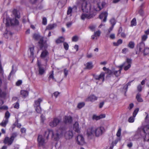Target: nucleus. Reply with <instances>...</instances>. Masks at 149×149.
Masks as SVG:
<instances>
[{"instance_id": "nucleus-14", "label": "nucleus", "mask_w": 149, "mask_h": 149, "mask_svg": "<svg viewBox=\"0 0 149 149\" xmlns=\"http://www.w3.org/2000/svg\"><path fill=\"white\" fill-rule=\"evenodd\" d=\"M108 16V13L106 12L102 13L99 15V17L100 19H103V21L104 22H106Z\"/></svg>"}, {"instance_id": "nucleus-52", "label": "nucleus", "mask_w": 149, "mask_h": 149, "mask_svg": "<svg viewBox=\"0 0 149 149\" xmlns=\"http://www.w3.org/2000/svg\"><path fill=\"white\" fill-rule=\"evenodd\" d=\"M64 47L66 50H68V49L69 45L66 42L63 43Z\"/></svg>"}, {"instance_id": "nucleus-18", "label": "nucleus", "mask_w": 149, "mask_h": 149, "mask_svg": "<svg viewBox=\"0 0 149 149\" xmlns=\"http://www.w3.org/2000/svg\"><path fill=\"white\" fill-rule=\"evenodd\" d=\"M46 41L44 40V38L42 37L40 38V40L38 42V43L40 45V47L41 49L43 47L44 45L46 43Z\"/></svg>"}, {"instance_id": "nucleus-29", "label": "nucleus", "mask_w": 149, "mask_h": 149, "mask_svg": "<svg viewBox=\"0 0 149 149\" xmlns=\"http://www.w3.org/2000/svg\"><path fill=\"white\" fill-rule=\"evenodd\" d=\"M105 5V3L104 2H102V3L99 4H97V5L98 7V8H99L98 11L102 9L104 7Z\"/></svg>"}, {"instance_id": "nucleus-33", "label": "nucleus", "mask_w": 149, "mask_h": 149, "mask_svg": "<svg viewBox=\"0 0 149 149\" xmlns=\"http://www.w3.org/2000/svg\"><path fill=\"white\" fill-rule=\"evenodd\" d=\"M144 55H147L149 53V48H146L142 52Z\"/></svg>"}, {"instance_id": "nucleus-36", "label": "nucleus", "mask_w": 149, "mask_h": 149, "mask_svg": "<svg viewBox=\"0 0 149 149\" xmlns=\"http://www.w3.org/2000/svg\"><path fill=\"white\" fill-rule=\"evenodd\" d=\"M16 121L15 123V125L17 127L20 128L21 126V125L20 123H18V119L16 117Z\"/></svg>"}, {"instance_id": "nucleus-55", "label": "nucleus", "mask_w": 149, "mask_h": 149, "mask_svg": "<svg viewBox=\"0 0 149 149\" xmlns=\"http://www.w3.org/2000/svg\"><path fill=\"white\" fill-rule=\"evenodd\" d=\"M78 37L77 36H73L72 38V40L74 42H77L78 40Z\"/></svg>"}, {"instance_id": "nucleus-17", "label": "nucleus", "mask_w": 149, "mask_h": 149, "mask_svg": "<svg viewBox=\"0 0 149 149\" xmlns=\"http://www.w3.org/2000/svg\"><path fill=\"white\" fill-rule=\"evenodd\" d=\"M12 33L10 31L7 30L6 29L5 33L3 34L4 36L6 39L10 38L13 35Z\"/></svg>"}, {"instance_id": "nucleus-42", "label": "nucleus", "mask_w": 149, "mask_h": 149, "mask_svg": "<svg viewBox=\"0 0 149 149\" xmlns=\"http://www.w3.org/2000/svg\"><path fill=\"white\" fill-rule=\"evenodd\" d=\"M136 25V19L135 18H134L131 21V25L132 26Z\"/></svg>"}, {"instance_id": "nucleus-56", "label": "nucleus", "mask_w": 149, "mask_h": 149, "mask_svg": "<svg viewBox=\"0 0 149 149\" xmlns=\"http://www.w3.org/2000/svg\"><path fill=\"white\" fill-rule=\"evenodd\" d=\"M121 129L120 128H119L118 130V131L116 134V135L118 137H120L121 135Z\"/></svg>"}, {"instance_id": "nucleus-4", "label": "nucleus", "mask_w": 149, "mask_h": 149, "mask_svg": "<svg viewBox=\"0 0 149 149\" xmlns=\"http://www.w3.org/2000/svg\"><path fill=\"white\" fill-rule=\"evenodd\" d=\"M104 128L100 127L96 128L91 127L88 128L87 131V134L88 136L95 135L96 136H99L102 135L103 132Z\"/></svg>"}, {"instance_id": "nucleus-8", "label": "nucleus", "mask_w": 149, "mask_h": 149, "mask_svg": "<svg viewBox=\"0 0 149 149\" xmlns=\"http://www.w3.org/2000/svg\"><path fill=\"white\" fill-rule=\"evenodd\" d=\"M37 141L39 146H44L46 143L45 139L42 135H38Z\"/></svg>"}, {"instance_id": "nucleus-58", "label": "nucleus", "mask_w": 149, "mask_h": 149, "mask_svg": "<svg viewBox=\"0 0 149 149\" xmlns=\"http://www.w3.org/2000/svg\"><path fill=\"white\" fill-rule=\"evenodd\" d=\"M148 38L147 36V35H144L142 36V40L143 41H145Z\"/></svg>"}, {"instance_id": "nucleus-54", "label": "nucleus", "mask_w": 149, "mask_h": 149, "mask_svg": "<svg viewBox=\"0 0 149 149\" xmlns=\"http://www.w3.org/2000/svg\"><path fill=\"white\" fill-rule=\"evenodd\" d=\"M6 95L5 93L4 92H2L1 91V90L0 89V97H3Z\"/></svg>"}, {"instance_id": "nucleus-13", "label": "nucleus", "mask_w": 149, "mask_h": 149, "mask_svg": "<svg viewBox=\"0 0 149 149\" xmlns=\"http://www.w3.org/2000/svg\"><path fill=\"white\" fill-rule=\"evenodd\" d=\"M64 134L65 137L67 139H71L73 135V132L72 130H69L67 131H66Z\"/></svg>"}, {"instance_id": "nucleus-61", "label": "nucleus", "mask_w": 149, "mask_h": 149, "mask_svg": "<svg viewBox=\"0 0 149 149\" xmlns=\"http://www.w3.org/2000/svg\"><path fill=\"white\" fill-rule=\"evenodd\" d=\"M68 70H67L65 68L64 70V73L65 76L66 77L68 74Z\"/></svg>"}, {"instance_id": "nucleus-12", "label": "nucleus", "mask_w": 149, "mask_h": 149, "mask_svg": "<svg viewBox=\"0 0 149 149\" xmlns=\"http://www.w3.org/2000/svg\"><path fill=\"white\" fill-rule=\"evenodd\" d=\"M77 140L78 144L82 145L84 143V139L83 136L81 135H79L77 136Z\"/></svg>"}, {"instance_id": "nucleus-10", "label": "nucleus", "mask_w": 149, "mask_h": 149, "mask_svg": "<svg viewBox=\"0 0 149 149\" xmlns=\"http://www.w3.org/2000/svg\"><path fill=\"white\" fill-rule=\"evenodd\" d=\"M64 123L66 124H69L71 123L72 121V117L70 116H65L63 118Z\"/></svg>"}, {"instance_id": "nucleus-23", "label": "nucleus", "mask_w": 149, "mask_h": 149, "mask_svg": "<svg viewBox=\"0 0 149 149\" xmlns=\"http://www.w3.org/2000/svg\"><path fill=\"white\" fill-rule=\"evenodd\" d=\"M13 14L14 15L15 18H20V16L18 13V12L17 10L14 9L13 11Z\"/></svg>"}, {"instance_id": "nucleus-62", "label": "nucleus", "mask_w": 149, "mask_h": 149, "mask_svg": "<svg viewBox=\"0 0 149 149\" xmlns=\"http://www.w3.org/2000/svg\"><path fill=\"white\" fill-rule=\"evenodd\" d=\"M113 70L112 71L111 70L108 69V70H107V72L109 74L111 75L113 74Z\"/></svg>"}, {"instance_id": "nucleus-57", "label": "nucleus", "mask_w": 149, "mask_h": 149, "mask_svg": "<svg viewBox=\"0 0 149 149\" xmlns=\"http://www.w3.org/2000/svg\"><path fill=\"white\" fill-rule=\"evenodd\" d=\"M47 23V20L46 17H43L42 19V24L46 25Z\"/></svg>"}, {"instance_id": "nucleus-35", "label": "nucleus", "mask_w": 149, "mask_h": 149, "mask_svg": "<svg viewBox=\"0 0 149 149\" xmlns=\"http://www.w3.org/2000/svg\"><path fill=\"white\" fill-rule=\"evenodd\" d=\"M39 74L40 75L42 74L45 72L44 69L41 67H39Z\"/></svg>"}, {"instance_id": "nucleus-47", "label": "nucleus", "mask_w": 149, "mask_h": 149, "mask_svg": "<svg viewBox=\"0 0 149 149\" xmlns=\"http://www.w3.org/2000/svg\"><path fill=\"white\" fill-rule=\"evenodd\" d=\"M72 11V9L71 7H69L67 12V14L69 15L70 14V16L71 15V13Z\"/></svg>"}, {"instance_id": "nucleus-49", "label": "nucleus", "mask_w": 149, "mask_h": 149, "mask_svg": "<svg viewBox=\"0 0 149 149\" xmlns=\"http://www.w3.org/2000/svg\"><path fill=\"white\" fill-rule=\"evenodd\" d=\"M17 134L16 133H14L11 136V139L14 141V139L17 136Z\"/></svg>"}, {"instance_id": "nucleus-32", "label": "nucleus", "mask_w": 149, "mask_h": 149, "mask_svg": "<svg viewBox=\"0 0 149 149\" xmlns=\"http://www.w3.org/2000/svg\"><path fill=\"white\" fill-rule=\"evenodd\" d=\"M133 81V80H132V81H131L129 82L126 85H125L124 86L123 88L126 91H125V92H126L127 91L128 86H130L131 83Z\"/></svg>"}, {"instance_id": "nucleus-41", "label": "nucleus", "mask_w": 149, "mask_h": 149, "mask_svg": "<svg viewBox=\"0 0 149 149\" xmlns=\"http://www.w3.org/2000/svg\"><path fill=\"white\" fill-rule=\"evenodd\" d=\"M135 117H134L133 116L130 117L128 120L129 122L131 123L133 122L134 121Z\"/></svg>"}, {"instance_id": "nucleus-39", "label": "nucleus", "mask_w": 149, "mask_h": 149, "mask_svg": "<svg viewBox=\"0 0 149 149\" xmlns=\"http://www.w3.org/2000/svg\"><path fill=\"white\" fill-rule=\"evenodd\" d=\"M33 38L36 40H38L40 38V36L37 34H34L33 36Z\"/></svg>"}, {"instance_id": "nucleus-26", "label": "nucleus", "mask_w": 149, "mask_h": 149, "mask_svg": "<svg viewBox=\"0 0 149 149\" xmlns=\"http://www.w3.org/2000/svg\"><path fill=\"white\" fill-rule=\"evenodd\" d=\"M64 40V39L62 37H61L56 41V42L57 44L63 42Z\"/></svg>"}, {"instance_id": "nucleus-1", "label": "nucleus", "mask_w": 149, "mask_h": 149, "mask_svg": "<svg viewBox=\"0 0 149 149\" xmlns=\"http://www.w3.org/2000/svg\"><path fill=\"white\" fill-rule=\"evenodd\" d=\"M66 130L67 127L65 125H61L57 130L54 132L52 130L45 132L44 136L48 139L49 135L51 134L54 140L57 141L64 134Z\"/></svg>"}, {"instance_id": "nucleus-7", "label": "nucleus", "mask_w": 149, "mask_h": 149, "mask_svg": "<svg viewBox=\"0 0 149 149\" xmlns=\"http://www.w3.org/2000/svg\"><path fill=\"white\" fill-rule=\"evenodd\" d=\"M61 120L57 118H54L53 120L50 122L49 126L52 127H56L61 122Z\"/></svg>"}, {"instance_id": "nucleus-44", "label": "nucleus", "mask_w": 149, "mask_h": 149, "mask_svg": "<svg viewBox=\"0 0 149 149\" xmlns=\"http://www.w3.org/2000/svg\"><path fill=\"white\" fill-rule=\"evenodd\" d=\"M10 116V113L8 111H7L5 114V117L6 118L5 120H8V119L9 118V117Z\"/></svg>"}, {"instance_id": "nucleus-38", "label": "nucleus", "mask_w": 149, "mask_h": 149, "mask_svg": "<svg viewBox=\"0 0 149 149\" xmlns=\"http://www.w3.org/2000/svg\"><path fill=\"white\" fill-rule=\"evenodd\" d=\"M13 68H14V66H13V65L12 66V70L11 71V72H10V74H9L8 77V79L9 80H10V79L11 75L12 74H14V73H15V71H14Z\"/></svg>"}, {"instance_id": "nucleus-64", "label": "nucleus", "mask_w": 149, "mask_h": 149, "mask_svg": "<svg viewBox=\"0 0 149 149\" xmlns=\"http://www.w3.org/2000/svg\"><path fill=\"white\" fill-rule=\"evenodd\" d=\"M137 90L139 92H141L142 91V86L140 84L137 87Z\"/></svg>"}, {"instance_id": "nucleus-6", "label": "nucleus", "mask_w": 149, "mask_h": 149, "mask_svg": "<svg viewBox=\"0 0 149 149\" xmlns=\"http://www.w3.org/2000/svg\"><path fill=\"white\" fill-rule=\"evenodd\" d=\"M42 99L41 98H38V100H35L34 106L35 108L36 111L38 113H40L41 111V109L40 106V103L42 101Z\"/></svg>"}, {"instance_id": "nucleus-24", "label": "nucleus", "mask_w": 149, "mask_h": 149, "mask_svg": "<svg viewBox=\"0 0 149 149\" xmlns=\"http://www.w3.org/2000/svg\"><path fill=\"white\" fill-rule=\"evenodd\" d=\"M136 99L138 102H142L143 101V99L141 97V95L139 93L137 94L136 96Z\"/></svg>"}, {"instance_id": "nucleus-20", "label": "nucleus", "mask_w": 149, "mask_h": 149, "mask_svg": "<svg viewBox=\"0 0 149 149\" xmlns=\"http://www.w3.org/2000/svg\"><path fill=\"white\" fill-rule=\"evenodd\" d=\"M67 0H61L58 3V5L61 8L63 7L66 3Z\"/></svg>"}, {"instance_id": "nucleus-27", "label": "nucleus", "mask_w": 149, "mask_h": 149, "mask_svg": "<svg viewBox=\"0 0 149 149\" xmlns=\"http://www.w3.org/2000/svg\"><path fill=\"white\" fill-rule=\"evenodd\" d=\"M21 94L24 97H27L28 95V92L27 91H21L20 92Z\"/></svg>"}, {"instance_id": "nucleus-63", "label": "nucleus", "mask_w": 149, "mask_h": 149, "mask_svg": "<svg viewBox=\"0 0 149 149\" xmlns=\"http://www.w3.org/2000/svg\"><path fill=\"white\" fill-rule=\"evenodd\" d=\"M22 83L21 80H19L16 82V84L17 86H19L22 84Z\"/></svg>"}, {"instance_id": "nucleus-45", "label": "nucleus", "mask_w": 149, "mask_h": 149, "mask_svg": "<svg viewBox=\"0 0 149 149\" xmlns=\"http://www.w3.org/2000/svg\"><path fill=\"white\" fill-rule=\"evenodd\" d=\"M132 60L128 58H127L126 61L124 63H125V65L128 64H130L131 65V63Z\"/></svg>"}, {"instance_id": "nucleus-22", "label": "nucleus", "mask_w": 149, "mask_h": 149, "mask_svg": "<svg viewBox=\"0 0 149 149\" xmlns=\"http://www.w3.org/2000/svg\"><path fill=\"white\" fill-rule=\"evenodd\" d=\"M97 97L94 95H90L88 98V101H90L91 102H93L95 100H97Z\"/></svg>"}, {"instance_id": "nucleus-28", "label": "nucleus", "mask_w": 149, "mask_h": 149, "mask_svg": "<svg viewBox=\"0 0 149 149\" xmlns=\"http://www.w3.org/2000/svg\"><path fill=\"white\" fill-rule=\"evenodd\" d=\"M86 68L87 69H90L93 67L92 63L91 62L87 63L86 64Z\"/></svg>"}, {"instance_id": "nucleus-40", "label": "nucleus", "mask_w": 149, "mask_h": 149, "mask_svg": "<svg viewBox=\"0 0 149 149\" xmlns=\"http://www.w3.org/2000/svg\"><path fill=\"white\" fill-rule=\"evenodd\" d=\"M121 72H120L118 70H113V74L115 75L117 77L119 75L120 73Z\"/></svg>"}, {"instance_id": "nucleus-9", "label": "nucleus", "mask_w": 149, "mask_h": 149, "mask_svg": "<svg viewBox=\"0 0 149 149\" xmlns=\"http://www.w3.org/2000/svg\"><path fill=\"white\" fill-rule=\"evenodd\" d=\"M145 48V43L143 41H141L137 45V49L139 50L140 52H142Z\"/></svg>"}, {"instance_id": "nucleus-16", "label": "nucleus", "mask_w": 149, "mask_h": 149, "mask_svg": "<svg viewBox=\"0 0 149 149\" xmlns=\"http://www.w3.org/2000/svg\"><path fill=\"white\" fill-rule=\"evenodd\" d=\"M13 141L11 139V138H9L8 137H5L3 142L5 144H8V146L11 145L13 142Z\"/></svg>"}, {"instance_id": "nucleus-50", "label": "nucleus", "mask_w": 149, "mask_h": 149, "mask_svg": "<svg viewBox=\"0 0 149 149\" xmlns=\"http://www.w3.org/2000/svg\"><path fill=\"white\" fill-rule=\"evenodd\" d=\"M125 66L124 68V69L126 71L131 66V65L130 64H128L125 65Z\"/></svg>"}, {"instance_id": "nucleus-59", "label": "nucleus", "mask_w": 149, "mask_h": 149, "mask_svg": "<svg viewBox=\"0 0 149 149\" xmlns=\"http://www.w3.org/2000/svg\"><path fill=\"white\" fill-rule=\"evenodd\" d=\"M134 106V104L132 103H131L129 104L128 108L129 110H130Z\"/></svg>"}, {"instance_id": "nucleus-11", "label": "nucleus", "mask_w": 149, "mask_h": 149, "mask_svg": "<svg viewBox=\"0 0 149 149\" xmlns=\"http://www.w3.org/2000/svg\"><path fill=\"white\" fill-rule=\"evenodd\" d=\"M49 53L45 49L42 50L41 54L40 57L41 58L45 59L46 61H47V59L46 58L48 56Z\"/></svg>"}, {"instance_id": "nucleus-53", "label": "nucleus", "mask_w": 149, "mask_h": 149, "mask_svg": "<svg viewBox=\"0 0 149 149\" xmlns=\"http://www.w3.org/2000/svg\"><path fill=\"white\" fill-rule=\"evenodd\" d=\"M101 34V32L100 31H98L94 33V36L95 37L99 36Z\"/></svg>"}, {"instance_id": "nucleus-60", "label": "nucleus", "mask_w": 149, "mask_h": 149, "mask_svg": "<svg viewBox=\"0 0 149 149\" xmlns=\"http://www.w3.org/2000/svg\"><path fill=\"white\" fill-rule=\"evenodd\" d=\"M139 13L140 15L142 16L143 15V11L142 8H140L139 11Z\"/></svg>"}, {"instance_id": "nucleus-51", "label": "nucleus", "mask_w": 149, "mask_h": 149, "mask_svg": "<svg viewBox=\"0 0 149 149\" xmlns=\"http://www.w3.org/2000/svg\"><path fill=\"white\" fill-rule=\"evenodd\" d=\"M85 105L84 103V102H82L79 103L77 107L78 108L80 109L82 107H83Z\"/></svg>"}, {"instance_id": "nucleus-5", "label": "nucleus", "mask_w": 149, "mask_h": 149, "mask_svg": "<svg viewBox=\"0 0 149 149\" xmlns=\"http://www.w3.org/2000/svg\"><path fill=\"white\" fill-rule=\"evenodd\" d=\"M5 22H6L5 24L6 26H9L10 24L13 26L17 25L19 24V21L15 18L12 19L9 18H7L6 19H3V22L4 23Z\"/></svg>"}, {"instance_id": "nucleus-2", "label": "nucleus", "mask_w": 149, "mask_h": 149, "mask_svg": "<svg viewBox=\"0 0 149 149\" xmlns=\"http://www.w3.org/2000/svg\"><path fill=\"white\" fill-rule=\"evenodd\" d=\"M142 137L144 141L149 142V125H146L143 128L138 129L134 136V139Z\"/></svg>"}, {"instance_id": "nucleus-19", "label": "nucleus", "mask_w": 149, "mask_h": 149, "mask_svg": "<svg viewBox=\"0 0 149 149\" xmlns=\"http://www.w3.org/2000/svg\"><path fill=\"white\" fill-rule=\"evenodd\" d=\"M73 129L75 132L78 133L79 132V125L78 122H75L74 124L73 125Z\"/></svg>"}, {"instance_id": "nucleus-25", "label": "nucleus", "mask_w": 149, "mask_h": 149, "mask_svg": "<svg viewBox=\"0 0 149 149\" xmlns=\"http://www.w3.org/2000/svg\"><path fill=\"white\" fill-rule=\"evenodd\" d=\"M50 74L48 78V79L49 80L51 79H52L55 81H56V79L54 78V71L52 70L50 73Z\"/></svg>"}, {"instance_id": "nucleus-3", "label": "nucleus", "mask_w": 149, "mask_h": 149, "mask_svg": "<svg viewBox=\"0 0 149 149\" xmlns=\"http://www.w3.org/2000/svg\"><path fill=\"white\" fill-rule=\"evenodd\" d=\"M81 8L83 12L86 13L82 14L81 15V18L82 19L84 20L85 19H90L94 16L95 15L91 12V6L90 3H87L84 1L82 3Z\"/></svg>"}, {"instance_id": "nucleus-37", "label": "nucleus", "mask_w": 149, "mask_h": 149, "mask_svg": "<svg viewBox=\"0 0 149 149\" xmlns=\"http://www.w3.org/2000/svg\"><path fill=\"white\" fill-rule=\"evenodd\" d=\"M30 49V54L31 55H30V57H33V56H34V53H33V51L34 50V47H30L29 48Z\"/></svg>"}, {"instance_id": "nucleus-31", "label": "nucleus", "mask_w": 149, "mask_h": 149, "mask_svg": "<svg viewBox=\"0 0 149 149\" xmlns=\"http://www.w3.org/2000/svg\"><path fill=\"white\" fill-rule=\"evenodd\" d=\"M135 46V44L134 42L130 41L129 42L128 46L131 49H133Z\"/></svg>"}, {"instance_id": "nucleus-15", "label": "nucleus", "mask_w": 149, "mask_h": 149, "mask_svg": "<svg viewBox=\"0 0 149 149\" xmlns=\"http://www.w3.org/2000/svg\"><path fill=\"white\" fill-rule=\"evenodd\" d=\"M105 73L104 72H102L99 75H94V77L95 79L100 80L102 79V81H104V77Z\"/></svg>"}, {"instance_id": "nucleus-30", "label": "nucleus", "mask_w": 149, "mask_h": 149, "mask_svg": "<svg viewBox=\"0 0 149 149\" xmlns=\"http://www.w3.org/2000/svg\"><path fill=\"white\" fill-rule=\"evenodd\" d=\"M8 120H7V119L3 120L2 122L0 123V125L2 127H5L8 122Z\"/></svg>"}, {"instance_id": "nucleus-21", "label": "nucleus", "mask_w": 149, "mask_h": 149, "mask_svg": "<svg viewBox=\"0 0 149 149\" xmlns=\"http://www.w3.org/2000/svg\"><path fill=\"white\" fill-rule=\"evenodd\" d=\"M105 116L104 114H102L99 116H97L95 115H93V119L98 120L102 118H104Z\"/></svg>"}, {"instance_id": "nucleus-43", "label": "nucleus", "mask_w": 149, "mask_h": 149, "mask_svg": "<svg viewBox=\"0 0 149 149\" xmlns=\"http://www.w3.org/2000/svg\"><path fill=\"white\" fill-rule=\"evenodd\" d=\"M110 22L113 26H114L116 23V20L114 18L111 19L110 20Z\"/></svg>"}, {"instance_id": "nucleus-34", "label": "nucleus", "mask_w": 149, "mask_h": 149, "mask_svg": "<svg viewBox=\"0 0 149 149\" xmlns=\"http://www.w3.org/2000/svg\"><path fill=\"white\" fill-rule=\"evenodd\" d=\"M55 25L56 26V25L54 24L48 25L46 28V29L49 30H51L54 28Z\"/></svg>"}, {"instance_id": "nucleus-48", "label": "nucleus", "mask_w": 149, "mask_h": 149, "mask_svg": "<svg viewBox=\"0 0 149 149\" xmlns=\"http://www.w3.org/2000/svg\"><path fill=\"white\" fill-rule=\"evenodd\" d=\"M14 108L18 109L19 108V102H17L15 104H13Z\"/></svg>"}, {"instance_id": "nucleus-46", "label": "nucleus", "mask_w": 149, "mask_h": 149, "mask_svg": "<svg viewBox=\"0 0 149 149\" xmlns=\"http://www.w3.org/2000/svg\"><path fill=\"white\" fill-rule=\"evenodd\" d=\"M139 109L138 108H137L134 110L133 113V115L134 117L136 116L139 111Z\"/></svg>"}]
</instances>
